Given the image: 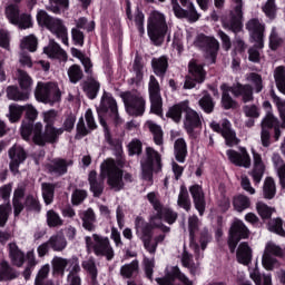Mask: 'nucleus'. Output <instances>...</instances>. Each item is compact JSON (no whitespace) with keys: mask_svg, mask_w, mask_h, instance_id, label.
<instances>
[{"mask_svg":"<svg viewBox=\"0 0 285 285\" xmlns=\"http://www.w3.org/2000/svg\"><path fill=\"white\" fill-rule=\"evenodd\" d=\"M101 176L107 178V184L112 190L119 191L124 188L125 181H132V175L129 173L124 174V170L118 168L114 159H106L101 163Z\"/></svg>","mask_w":285,"mask_h":285,"instance_id":"nucleus-1","label":"nucleus"},{"mask_svg":"<svg viewBox=\"0 0 285 285\" xmlns=\"http://www.w3.org/2000/svg\"><path fill=\"white\" fill-rule=\"evenodd\" d=\"M85 243L88 253H94L96 257H106L108 262L115 259V248L108 236L92 234L85 237Z\"/></svg>","mask_w":285,"mask_h":285,"instance_id":"nucleus-2","label":"nucleus"},{"mask_svg":"<svg viewBox=\"0 0 285 285\" xmlns=\"http://www.w3.org/2000/svg\"><path fill=\"white\" fill-rule=\"evenodd\" d=\"M147 35L155 46L164 43V37L168 35V24L166 23V16L159 11L150 13L147 23Z\"/></svg>","mask_w":285,"mask_h":285,"instance_id":"nucleus-3","label":"nucleus"},{"mask_svg":"<svg viewBox=\"0 0 285 285\" xmlns=\"http://www.w3.org/2000/svg\"><path fill=\"white\" fill-rule=\"evenodd\" d=\"M37 21L39 26H45L46 29L51 31L63 46H69L68 42V27L63 24V20L51 17L46 10H39L37 13Z\"/></svg>","mask_w":285,"mask_h":285,"instance_id":"nucleus-4","label":"nucleus"},{"mask_svg":"<svg viewBox=\"0 0 285 285\" xmlns=\"http://www.w3.org/2000/svg\"><path fill=\"white\" fill-rule=\"evenodd\" d=\"M136 235L139 237L148 253L155 255L157 253V246L166 239V235L160 234L153 240V229L146 220L141 217H137L135 220Z\"/></svg>","mask_w":285,"mask_h":285,"instance_id":"nucleus-5","label":"nucleus"},{"mask_svg":"<svg viewBox=\"0 0 285 285\" xmlns=\"http://www.w3.org/2000/svg\"><path fill=\"white\" fill-rule=\"evenodd\" d=\"M35 97L40 104H58L61 101V89L57 82H37Z\"/></svg>","mask_w":285,"mask_h":285,"instance_id":"nucleus-6","label":"nucleus"},{"mask_svg":"<svg viewBox=\"0 0 285 285\" xmlns=\"http://www.w3.org/2000/svg\"><path fill=\"white\" fill-rule=\"evenodd\" d=\"M97 112L99 116L100 125L102 126L106 135H108V125L106 124V120H104V117L101 115H108L109 117H112V119L119 124V109L117 107V100L112 97L111 94L104 92L100 105L97 108Z\"/></svg>","mask_w":285,"mask_h":285,"instance_id":"nucleus-7","label":"nucleus"},{"mask_svg":"<svg viewBox=\"0 0 285 285\" xmlns=\"http://www.w3.org/2000/svg\"><path fill=\"white\" fill-rule=\"evenodd\" d=\"M142 179L153 185V170H161V155L153 147H146L145 157L141 160Z\"/></svg>","mask_w":285,"mask_h":285,"instance_id":"nucleus-8","label":"nucleus"},{"mask_svg":"<svg viewBox=\"0 0 285 285\" xmlns=\"http://www.w3.org/2000/svg\"><path fill=\"white\" fill-rule=\"evenodd\" d=\"M42 130L43 125L41 122H37L33 129L35 137H32L33 144H37V146L57 144V141H59V137L63 135V128H56L52 125H47L43 134H41Z\"/></svg>","mask_w":285,"mask_h":285,"instance_id":"nucleus-9","label":"nucleus"},{"mask_svg":"<svg viewBox=\"0 0 285 285\" xmlns=\"http://www.w3.org/2000/svg\"><path fill=\"white\" fill-rule=\"evenodd\" d=\"M126 112L131 117H141L146 112V99L138 92H125L121 95Z\"/></svg>","mask_w":285,"mask_h":285,"instance_id":"nucleus-10","label":"nucleus"},{"mask_svg":"<svg viewBox=\"0 0 285 285\" xmlns=\"http://www.w3.org/2000/svg\"><path fill=\"white\" fill-rule=\"evenodd\" d=\"M244 6L243 0H232V11L229 19H225L223 21V27L225 30H232L235 35L237 32H242V29L244 28V24L242 23V19L244 17L242 12V8Z\"/></svg>","mask_w":285,"mask_h":285,"instance_id":"nucleus-11","label":"nucleus"},{"mask_svg":"<svg viewBox=\"0 0 285 285\" xmlns=\"http://www.w3.org/2000/svg\"><path fill=\"white\" fill-rule=\"evenodd\" d=\"M173 10L177 19H188L191 23L199 21V14L190 0H171Z\"/></svg>","mask_w":285,"mask_h":285,"instance_id":"nucleus-12","label":"nucleus"},{"mask_svg":"<svg viewBox=\"0 0 285 285\" xmlns=\"http://www.w3.org/2000/svg\"><path fill=\"white\" fill-rule=\"evenodd\" d=\"M194 46L205 52V57L209 59L210 63H215L217 52L219 51V41L215 37L198 35L194 41Z\"/></svg>","mask_w":285,"mask_h":285,"instance_id":"nucleus-13","label":"nucleus"},{"mask_svg":"<svg viewBox=\"0 0 285 285\" xmlns=\"http://www.w3.org/2000/svg\"><path fill=\"white\" fill-rule=\"evenodd\" d=\"M248 235H250V232L248 230V227H246V224L242 220H235L230 227L228 238L230 253H235V248H237L239 240L247 239Z\"/></svg>","mask_w":285,"mask_h":285,"instance_id":"nucleus-14","label":"nucleus"},{"mask_svg":"<svg viewBox=\"0 0 285 285\" xmlns=\"http://www.w3.org/2000/svg\"><path fill=\"white\" fill-rule=\"evenodd\" d=\"M210 128L214 132H220L222 137L225 139L226 146L233 147L239 144V139H237V134L230 127V121L228 119H224L222 121V126L217 121H213L210 124Z\"/></svg>","mask_w":285,"mask_h":285,"instance_id":"nucleus-15","label":"nucleus"},{"mask_svg":"<svg viewBox=\"0 0 285 285\" xmlns=\"http://www.w3.org/2000/svg\"><path fill=\"white\" fill-rule=\"evenodd\" d=\"M148 92L151 104V112H154L155 115H161V88L159 87V81H157V78H155V76L149 77Z\"/></svg>","mask_w":285,"mask_h":285,"instance_id":"nucleus-16","label":"nucleus"},{"mask_svg":"<svg viewBox=\"0 0 285 285\" xmlns=\"http://www.w3.org/2000/svg\"><path fill=\"white\" fill-rule=\"evenodd\" d=\"M183 108L185 112L184 127L185 130L191 135L195 128H199L202 126V116H199L197 111L190 108V106H188V100L183 101Z\"/></svg>","mask_w":285,"mask_h":285,"instance_id":"nucleus-17","label":"nucleus"},{"mask_svg":"<svg viewBox=\"0 0 285 285\" xmlns=\"http://www.w3.org/2000/svg\"><path fill=\"white\" fill-rule=\"evenodd\" d=\"M27 157L28 156L26 154V150L23 149V147L19 145H13L9 149V158H10L9 168L11 173H13V175H18L19 167L21 166V164L26 161Z\"/></svg>","mask_w":285,"mask_h":285,"instance_id":"nucleus-18","label":"nucleus"},{"mask_svg":"<svg viewBox=\"0 0 285 285\" xmlns=\"http://www.w3.org/2000/svg\"><path fill=\"white\" fill-rule=\"evenodd\" d=\"M246 29L248 30L253 41H255L257 48H264V24L259 19H250L246 23Z\"/></svg>","mask_w":285,"mask_h":285,"instance_id":"nucleus-19","label":"nucleus"},{"mask_svg":"<svg viewBox=\"0 0 285 285\" xmlns=\"http://www.w3.org/2000/svg\"><path fill=\"white\" fill-rule=\"evenodd\" d=\"M229 161L234 164L235 166H240L243 168H250V156L248 155V151L246 148L240 147L239 151L229 149L226 153Z\"/></svg>","mask_w":285,"mask_h":285,"instance_id":"nucleus-20","label":"nucleus"},{"mask_svg":"<svg viewBox=\"0 0 285 285\" xmlns=\"http://www.w3.org/2000/svg\"><path fill=\"white\" fill-rule=\"evenodd\" d=\"M254 166L252 171L249 173L252 179L256 184H261L264 178V173L266 170V166L264 165V160L262 159V155L257 151L252 150Z\"/></svg>","mask_w":285,"mask_h":285,"instance_id":"nucleus-21","label":"nucleus"},{"mask_svg":"<svg viewBox=\"0 0 285 285\" xmlns=\"http://www.w3.org/2000/svg\"><path fill=\"white\" fill-rule=\"evenodd\" d=\"M189 193L193 197L196 210H198L199 215H204L206 210V198L204 196V189L199 185H193L189 187Z\"/></svg>","mask_w":285,"mask_h":285,"instance_id":"nucleus-22","label":"nucleus"},{"mask_svg":"<svg viewBox=\"0 0 285 285\" xmlns=\"http://www.w3.org/2000/svg\"><path fill=\"white\" fill-rule=\"evenodd\" d=\"M199 227V218L197 216H191L188 218V228H189V237H190V248L196 254V259H202L204 257V252H200L199 245L195 243V233Z\"/></svg>","mask_w":285,"mask_h":285,"instance_id":"nucleus-23","label":"nucleus"},{"mask_svg":"<svg viewBox=\"0 0 285 285\" xmlns=\"http://www.w3.org/2000/svg\"><path fill=\"white\" fill-rule=\"evenodd\" d=\"M104 179H106V177L101 175V171L99 178H97V171L92 170L89 173L88 181L90 184V190L94 193V197H99L101 193H104Z\"/></svg>","mask_w":285,"mask_h":285,"instance_id":"nucleus-24","label":"nucleus"},{"mask_svg":"<svg viewBox=\"0 0 285 285\" xmlns=\"http://www.w3.org/2000/svg\"><path fill=\"white\" fill-rule=\"evenodd\" d=\"M18 83L22 92H24L27 97L30 99V94L32 92V86L35 85V80H32V77H30L28 72L21 69H18Z\"/></svg>","mask_w":285,"mask_h":285,"instance_id":"nucleus-25","label":"nucleus"},{"mask_svg":"<svg viewBox=\"0 0 285 285\" xmlns=\"http://www.w3.org/2000/svg\"><path fill=\"white\" fill-rule=\"evenodd\" d=\"M236 258L238 264L243 266H248L253 261V249L248 246V243H240L236 253Z\"/></svg>","mask_w":285,"mask_h":285,"instance_id":"nucleus-26","label":"nucleus"},{"mask_svg":"<svg viewBox=\"0 0 285 285\" xmlns=\"http://www.w3.org/2000/svg\"><path fill=\"white\" fill-rule=\"evenodd\" d=\"M232 92L235 97H242L244 104L253 101V87L250 85L238 83L232 87Z\"/></svg>","mask_w":285,"mask_h":285,"instance_id":"nucleus-27","label":"nucleus"},{"mask_svg":"<svg viewBox=\"0 0 285 285\" xmlns=\"http://www.w3.org/2000/svg\"><path fill=\"white\" fill-rule=\"evenodd\" d=\"M120 276L122 279H132L139 274V261L134 259L120 267Z\"/></svg>","mask_w":285,"mask_h":285,"instance_id":"nucleus-28","label":"nucleus"},{"mask_svg":"<svg viewBox=\"0 0 285 285\" xmlns=\"http://www.w3.org/2000/svg\"><path fill=\"white\" fill-rule=\"evenodd\" d=\"M70 164L72 163H67L65 159H56L49 165L48 170L51 175L61 177V175L68 173V166H70Z\"/></svg>","mask_w":285,"mask_h":285,"instance_id":"nucleus-29","label":"nucleus"},{"mask_svg":"<svg viewBox=\"0 0 285 285\" xmlns=\"http://www.w3.org/2000/svg\"><path fill=\"white\" fill-rule=\"evenodd\" d=\"M49 2L46 4V10L52 12L53 14H61V12H66L70 7L69 0H48Z\"/></svg>","mask_w":285,"mask_h":285,"instance_id":"nucleus-30","label":"nucleus"},{"mask_svg":"<svg viewBox=\"0 0 285 285\" xmlns=\"http://www.w3.org/2000/svg\"><path fill=\"white\" fill-rule=\"evenodd\" d=\"M43 52L50 59H66L67 57L66 51L55 41H50L49 46L43 48Z\"/></svg>","mask_w":285,"mask_h":285,"instance_id":"nucleus-31","label":"nucleus"},{"mask_svg":"<svg viewBox=\"0 0 285 285\" xmlns=\"http://www.w3.org/2000/svg\"><path fill=\"white\" fill-rule=\"evenodd\" d=\"M9 255L13 266H23V262H26V255L20 250L17 244H9Z\"/></svg>","mask_w":285,"mask_h":285,"instance_id":"nucleus-32","label":"nucleus"},{"mask_svg":"<svg viewBox=\"0 0 285 285\" xmlns=\"http://www.w3.org/2000/svg\"><path fill=\"white\" fill-rule=\"evenodd\" d=\"M82 227L85 230H89L92 233L95 230V222H97V215H95V210L92 208H88L81 214Z\"/></svg>","mask_w":285,"mask_h":285,"instance_id":"nucleus-33","label":"nucleus"},{"mask_svg":"<svg viewBox=\"0 0 285 285\" xmlns=\"http://www.w3.org/2000/svg\"><path fill=\"white\" fill-rule=\"evenodd\" d=\"M69 263L70 259L55 256L51 261L53 275H61V277H63V275H66V268H68Z\"/></svg>","mask_w":285,"mask_h":285,"instance_id":"nucleus-34","label":"nucleus"},{"mask_svg":"<svg viewBox=\"0 0 285 285\" xmlns=\"http://www.w3.org/2000/svg\"><path fill=\"white\" fill-rule=\"evenodd\" d=\"M174 149H175V158L179 161V164H184L186 161V156L188 155L186 140L184 138H178L175 141Z\"/></svg>","mask_w":285,"mask_h":285,"instance_id":"nucleus-35","label":"nucleus"},{"mask_svg":"<svg viewBox=\"0 0 285 285\" xmlns=\"http://www.w3.org/2000/svg\"><path fill=\"white\" fill-rule=\"evenodd\" d=\"M147 128H149L150 132L154 135V141L156 146H163L164 144V130H161V126L157 125L153 120H148L146 122Z\"/></svg>","mask_w":285,"mask_h":285,"instance_id":"nucleus-36","label":"nucleus"},{"mask_svg":"<svg viewBox=\"0 0 285 285\" xmlns=\"http://www.w3.org/2000/svg\"><path fill=\"white\" fill-rule=\"evenodd\" d=\"M164 216H161V209L156 210V214H154L150 219L148 226H150L151 230L153 228H160L163 233H170V227L164 225Z\"/></svg>","mask_w":285,"mask_h":285,"instance_id":"nucleus-37","label":"nucleus"},{"mask_svg":"<svg viewBox=\"0 0 285 285\" xmlns=\"http://www.w3.org/2000/svg\"><path fill=\"white\" fill-rule=\"evenodd\" d=\"M189 76L197 81V83H204L206 79V71L202 65H197V62L189 63Z\"/></svg>","mask_w":285,"mask_h":285,"instance_id":"nucleus-38","label":"nucleus"},{"mask_svg":"<svg viewBox=\"0 0 285 285\" xmlns=\"http://www.w3.org/2000/svg\"><path fill=\"white\" fill-rule=\"evenodd\" d=\"M151 66L157 77H164V75H166V70H168V59L164 56L160 58H154L151 60Z\"/></svg>","mask_w":285,"mask_h":285,"instance_id":"nucleus-39","label":"nucleus"},{"mask_svg":"<svg viewBox=\"0 0 285 285\" xmlns=\"http://www.w3.org/2000/svg\"><path fill=\"white\" fill-rule=\"evenodd\" d=\"M7 97L11 101H28L30 99L28 94H24L23 90H19V87L9 86L7 88Z\"/></svg>","mask_w":285,"mask_h":285,"instance_id":"nucleus-40","label":"nucleus"},{"mask_svg":"<svg viewBox=\"0 0 285 285\" xmlns=\"http://www.w3.org/2000/svg\"><path fill=\"white\" fill-rule=\"evenodd\" d=\"M49 246L52 250L61 252L65 250L66 246H68V242L62 234L53 235L48 240Z\"/></svg>","mask_w":285,"mask_h":285,"instance_id":"nucleus-41","label":"nucleus"},{"mask_svg":"<svg viewBox=\"0 0 285 285\" xmlns=\"http://www.w3.org/2000/svg\"><path fill=\"white\" fill-rule=\"evenodd\" d=\"M23 115V106L11 104L9 105V112L7 114V118L10 124H17V121L21 120V116Z\"/></svg>","mask_w":285,"mask_h":285,"instance_id":"nucleus-42","label":"nucleus"},{"mask_svg":"<svg viewBox=\"0 0 285 285\" xmlns=\"http://www.w3.org/2000/svg\"><path fill=\"white\" fill-rule=\"evenodd\" d=\"M100 85L94 78L89 79L82 85V89L85 90L87 97L89 99H95L99 92Z\"/></svg>","mask_w":285,"mask_h":285,"instance_id":"nucleus-43","label":"nucleus"},{"mask_svg":"<svg viewBox=\"0 0 285 285\" xmlns=\"http://www.w3.org/2000/svg\"><path fill=\"white\" fill-rule=\"evenodd\" d=\"M177 204L180 208H184L187 213L191 208L190 196L188 195V189L186 186H180Z\"/></svg>","mask_w":285,"mask_h":285,"instance_id":"nucleus-44","label":"nucleus"},{"mask_svg":"<svg viewBox=\"0 0 285 285\" xmlns=\"http://www.w3.org/2000/svg\"><path fill=\"white\" fill-rule=\"evenodd\" d=\"M220 90L223 91V97H222V105L223 108L226 110H229V108H234L235 106V100L230 97L228 92H233V87H229L228 85L224 83L220 86Z\"/></svg>","mask_w":285,"mask_h":285,"instance_id":"nucleus-45","label":"nucleus"},{"mask_svg":"<svg viewBox=\"0 0 285 285\" xmlns=\"http://www.w3.org/2000/svg\"><path fill=\"white\" fill-rule=\"evenodd\" d=\"M250 279H253L256 285H273V278L271 275H263L259 273V269L255 268L249 273Z\"/></svg>","mask_w":285,"mask_h":285,"instance_id":"nucleus-46","label":"nucleus"},{"mask_svg":"<svg viewBox=\"0 0 285 285\" xmlns=\"http://www.w3.org/2000/svg\"><path fill=\"white\" fill-rule=\"evenodd\" d=\"M49 274H50V264H46L38 272L35 279V285H55L52 281H46Z\"/></svg>","mask_w":285,"mask_h":285,"instance_id":"nucleus-47","label":"nucleus"},{"mask_svg":"<svg viewBox=\"0 0 285 285\" xmlns=\"http://www.w3.org/2000/svg\"><path fill=\"white\" fill-rule=\"evenodd\" d=\"M271 97L273 99V104L276 106L278 110V115L282 121V128H285V99L275 95V91H272Z\"/></svg>","mask_w":285,"mask_h":285,"instance_id":"nucleus-48","label":"nucleus"},{"mask_svg":"<svg viewBox=\"0 0 285 285\" xmlns=\"http://www.w3.org/2000/svg\"><path fill=\"white\" fill-rule=\"evenodd\" d=\"M38 40L35 35H29L22 38L20 48L22 50H29V52H37Z\"/></svg>","mask_w":285,"mask_h":285,"instance_id":"nucleus-49","label":"nucleus"},{"mask_svg":"<svg viewBox=\"0 0 285 285\" xmlns=\"http://www.w3.org/2000/svg\"><path fill=\"white\" fill-rule=\"evenodd\" d=\"M274 79L276 81V86L279 92L285 95V67L284 66H279L275 69Z\"/></svg>","mask_w":285,"mask_h":285,"instance_id":"nucleus-50","label":"nucleus"},{"mask_svg":"<svg viewBox=\"0 0 285 285\" xmlns=\"http://www.w3.org/2000/svg\"><path fill=\"white\" fill-rule=\"evenodd\" d=\"M276 193H277V188L275 187V180L271 177H267L263 186V195L265 199H273Z\"/></svg>","mask_w":285,"mask_h":285,"instance_id":"nucleus-51","label":"nucleus"},{"mask_svg":"<svg viewBox=\"0 0 285 285\" xmlns=\"http://www.w3.org/2000/svg\"><path fill=\"white\" fill-rule=\"evenodd\" d=\"M134 79L136 83H140L144 79V62L139 56L135 57L132 65Z\"/></svg>","mask_w":285,"mask_h":285,"instance_id":"nucleus-52","label":"nucleus"},{"mask_svg":"<svg viewBox=\"0 0 285 285\" xmlns=\"http://www.w3.org/2000/svg\"><path fill=\"white\" fill-rule=\"evenodd\" d=\"M181 112H184V101L170 107L166 114V117L173 119V121L176 124H179L181 121Z\"/></svg>","mask_w":285,"mask_h":285,"instance_id":"nucleus-53","label":"nucleus"},{"mask_svg":"<svg viewBox=\"0 0 285 285\" xmlns=\"http://www.w3.org/2000/svg\"><path fill=\"white\" fill-rule=\"evenodd\" d=\"M233 204L237 213H244L246 208H250V198L244 195H239L234 198Z\"/></svg>","mask_w":285,"mask_h":285,"instance_id":"nucleus-54","label":"nucleus"},{"mask_svg":"<svg viewBox=\"0 0 285 285\" xmlns=\"http://www.w3.org/2000/svg\"><path fill=\"white\" fill-rule=\"evenodd\" d=\"M67 72L71 83H79L83 79V71L79 65H72Z\"/></svg>","mask_w":285,"mask_h":285,"instance_id":"nucleus-55","label":"nucleus"},{"mask_svg":"<svg viewBox=\"0 0 285 285\" xmlns=\"http://www.w3.org/2000/svg\"><path fill=\"white\" fill-rule=\"evenodd\" d=\"M265 255H274V257H284L285 254V249L282 248L279 245L273 243V242H268L265 245V249L264 253Z\"/></svg>","mask_w":285,"mask_h":285,"instance_id":"nucleus-56","label":"nucleus"},{"mask_svg":"<svg viewBox=\"0 0 285 285\" xmlns=\"http://www.w3.org/2000/svg\"><path fill=\"white\" fill-rule=\"evenodd\" d=\"M62 224L63 219L57 212L52 209L47 212V225L49 226V228H58Z\"/></svg>","mask_w":285,"mask_h":285,"instance_id":"nucleus-57","label":"nucleus"},{"mask_svg":"<svg viewBox=\"0 0 285 285\" xmlns=\"http://www.w3.org/2000/svg\"><path fill=\"white\" fill-rule=\"evenodd\" d=\"M246 80L254 86L255 92H262L264 90V82L262 76L256 72L248 73Z\"/></svg>","mask_w":285,"mask_h":285,"instance_id":"nucleus-58","label":"nucleus"},{"mask_svg":"<svg viewBox=\"0 0 285 285\" xmlns=\"http://www.w3.org/2000/svg\"><path fill=\"white\" fill-rule=\"evenodd\" d=\"M42 197L45 199V204H47V206H50V204H52V202L55 199V185L43 183L42 184Z\"/></svg>","mask_w":285,"mask_h":285,"instance_id":"nucleus-59","label":"nucleus"},{"mask_svg":"<svg viewBox=\"0 0 285 285\" xmlns=\"http://www.w3.org/2000/svg\"><path fill=\"white\" fill-rule=\"evenodd\" d=\"M262 265L266 271H275V268H279V261L275 256L263 254Z\"/></svg>","mask_w":285,"mask_h":285,"instance_id":"nucleus-60","label":"nucleus"},{"mask_svg":"<svg viewBox=\"0 0 285 285\" xmlns=\"http://www.w3.org/2000/svg\"><path fill=\"white\" fill-rule=\"evenodd\" d=\"M14 277H17V275L12 273V268L10 267L8 262L2 261L0 263V282H3L6 279H14Z\"/></svg>","mask_w":285,"mask_h":285,"instance_id":"nucleus-61","label":"nucleus"},{"mask_svg":"<svg viewBox=\"0 0 285 285\" xmlns=\"http://www.w3.org/2000/svg\"><path fill=\"white\" fill-rule=\"evenodd\" d=\"M12 214V205L6 203L0 205V226L3 227L8 224V218Z\"/></svg>","mask_w":285,"mask_h":285,"instance_id":"nucleus-62","label":"nucleus"},{"mask_svg":"<svg viewBox=\"0 0 285 285\" xmlns=\"http://www.w3.org/2000/svg\"><path fill=\"white\" fill-rule=\"evenodd\" d=\"M268 230H271V233H275L276 235H281V237H285L283 223L279 218H274L269 222Z\"/></svg>","mask_w":285,"mask_h":285,"instance_id":"nucleus-63","label":"nucleus"},{"mask_svg":"<svg viewBox=\"0 0 285 285\" xmlns=\"http://www.w3.org/2000/svg\"><path fill=\"white\" fill-rule=\"evenodd\" d=\"M263 12L268 19H273L277 14V4H275V0H267L263 6Z\"/></svg>","mask_w":285,"mask_h":285,"instance_id":"nucleus-64","label":"nucleus"}]
</instances>
